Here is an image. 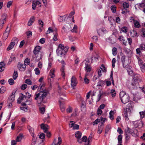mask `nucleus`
Listing matches in <instances>:
<instances>
[{"instance_id":"6","label":"nucleus","mask_w":145,"mask_h":145,"mask_svg":"<svg viewBox=\"0 0 145 145\" xmlns=\"http://www.w3.org/2000/svg\"><path fill=\"white\" fill-rule=\"evenodd\" d=\"M7 15L5 14H3L1 16L0 19V29H2L3 25L6 22V19L7 18Z\"/></svg>"},{"instance_id":"17","label":"nucleus","mask_w":145,"mask_h":145,"mask_svg":"<svg viewBox=\"0 0 145 145\" xmlns=\"http://www.w3.org/2000/svg\"><path fill=\"white\" fill-rule=\"evenodd\" d=\"M5 64L4 62H1L0 63V72L3 71L5 69Z\"/></svg>"},{"instance_id":"45","label":"nucleus","mask_w":145,"mask_h":145,"mask_svg":"<svg viewBox=\"0 0 145 145\" xmlns=\"http://www.w3.org/2000/svg\"><path fill=\"white\" fill-rule=\"evenodd\" d=\"M34 71L35 72V73L37 75H39L40 73V71L39 69L37 68L35 69Z\"/></svg>"},{"instance_id":"56","label":"nucleus","mask_w":145,"mask_h":145,"mask_svg":"<svg viewBox=\"0 0 145 145\" xmlns=\"http://www.w3.org/2000/svg\"><path fill=\"white\" fill-rule=\"evenodd\" d=\"M116 62V59L115 58H113L112 61V67L113 68L115 67V64Z\"/></svg>"},{"instance_id":"1","label":"nucleus","mask_w":145,"mask_h":145,"mask_svg":"<svg viewBox=\"0 0 145 145\" xmlns=\"http://www.w3.org/2000/svg\"><path fill=\"white\" fill-rule=\"evenodd\" d=\"M43 86V84H40L38 87V88H40L39 92L36 93L35 95L34 99L37 101L39 104L44 103L43 100L45 99L47 95V91L45 89H43L42 88Z\"/></svg>"},{"instance_id":"10","label":"nucleus","mask_w":145,"mask_h":145,"mask_svg":"<svg viewBox=\"0 0 145 145\" xmlns=\"http://www.w3.org/2000/svg\"><path fill=\"white\" fill-rule=\"evenodd\" d=\"M97 32L99 35H102L106 33L107 32V31L105 28H102L98 30Z\"/></svg>"},{"instance_id":"32","label":"nucleus","mask_w":145,"mask_h":145,"mask_svg":"<svg viewBox=\"0 0 145 145\" xmlns=\"http://www.w3.org/2000/svg\"><path fill=\"white\" fill-rule=\"evenodd\" d=\"M77 26L76 25H74V27L72 30H71L72 32L77 33Z\"/></svg>"},{"instance_id":"28","label":"nucleus","mask_w":145,"mask_h":145,"mask_svg":"<svg viewBox=\"0 0 145 145\" xmlns=\"http://www.w3.org/2000/svg\"><path fill=\"white\" fill-rule=\"evenodd\" d=\"M30 62V59L29 58H27L24 60V65L25 66L26 65H28L29 64Z\"/></svg>"},{"instance_id":"23","label":"nucleus","mask_w":145,"mask_h":145,"mask_svg":"<svg viewBox=\"0 0 145 145\" xmlns=\"http://www.w3.org/2000/svg\"><path fill=\"white\" fill-rule=\"evenodd\" d=\"M23 135L22 134H20L17 137L16 140L17 142H20L22 138Z\"/></svg>"},{"instance_id":"27","label":"nucleus","mask_w":145,"mask_h":145,"mask_svg":"<svg viewBox=\"0 0 145 145\" xmlns=\"http://www.w3.org/2000/svg\"><path fill=\"white\" fill-rule=\"evenodd\" d=\"M112 54L114 56H116L117 53V48L115 47L113 48L112 50Z\"/></svg>"},{"instance_id":"63","label":"nucleus","mask_w":145,"mask_h":145,"mask_svg":"<svg viewBox=\"0 0 145 145\" xmlns=\"http://www.w3.org/2000/svg\"><path fill=\"white\" fill-rule=\"evenodd\" d=\"M58 19L60 22H62L64 20L63 17L61 16H60L59 17Z\"/></svg>"},{"instance_id":"55","label":"nucleus","mask_w":145,"mask_h":145,"mask_svg":"<svg viewBox=\"0 0 145 145\" xmlns=\"http://www.w3.org/2000/svg\"><path fill=\"white\" fill-rule=\"evenodd\" d=\"M81 139L82 141V142H86L87 141V138L86 136H84Z\"/></svg>"},{"instance_id":"62","label":"nucleus","mask_w":145,"mask_h":145,"mask_svg":"<svg viewBox=\"0 0 145 145\" xmlns=\"http://www.w3.org/2000/svg\"><path fill=\"white\" fill-rule=\"evenodd\" d=\"M102 131V129L101 127L99 126L98 130V133L99 134H101Z\"/></svg>"},{"instance_id":"38","label":"nucleus","mask_w":145,"mask_h":145,"mask_svg":"<svg viewBox=\"0 0 145 145\" xmlns=\"http://www.w3.org/2000/svg\"><path fill=\"white\" fill-rule=\"evenodd\" d=\"M101 69L104 72H106V69L105 68V66L102 64L101 65V67H100Z\"/></svg>"},{"instance_id":"54","label":"nucleus","mask_w":145,"mask_h":145,"mask_svg":"<svg viewBox=\"0 0 145 145\" xmlns=\"http://www.w3.org/2000/svg\"><path fill=\"white\" fill-rule=\"evenodd\" d=\"M124 116L125 117V119L126 120H128L129 118H128V115L126 111H125L124 112Z\"/></svg>"},{"instance_id":"41","label":"nucleus","mask_w":145,"mask_h":145,"mask_svg":"<svg viewBox=\"0 0 145 145\" xmlns=\"http://www.w3.org/2000/svg\"><path fill=\"white\" fill-rule=\"evenodd\" d=\"M84 82L86 84H88L89 82V80L88 79L87 77H85L84 78Z\"/></svg>"},{"instance_id":"16","label":"nucleus","mask_w":145,"mask_h":145,"mask_svg":"<svg viewBox=\"0 0 145 145\" xmlns=\"http://www.w3.org/2000/svg\"><path fill=\"white\" fill-rule=\"evenodd\" d=\"M55 145H60L61 143V137H59L58 138V140L55 139L54 142Z\"/></svg>"},{"instance_id":"22","label":"nucleus","mask_w":145,"mask_h":145,"mask_svg":"<svg viewBox=\"0 0 145 145\" xmlns=\"http://www.w3.org/2000/svg\"><path fill=\"white\" fill-rule=\"evenodd\" d=\"M35 21V18L34 16L31 17L30 19L29 20V21L28 23V25L29 26H31L32 23L34 22Z\"/></svg>"},{"instance_id":"30","label":"nucleus","mask_w":145,"mask_h":145,"mask_svg":"<svg viewBox=\"0 0 145 145\" xmlns=\"http://www.w3.org/2000/svg\"><path fill=\"white\" fill-rule=\"evenodd\" d=\"M135 27L137 28H138L140 27V25L139 22L137 20H135L134 22Z\"/></svg>"},{"instance_id":"44","label":"nucleus","mask_w":145,"mask_h":145,"mask_svg":"<svg viewBox=\"0 0 145 145\" xmlns=\"http://www.w3.org/2000/svg\"><path fill=\"white\" fill-rule=\"evenodd\" d=\"M8 82L9 84L10 85H12L14 84V81L12 78H10L8 80Z\"/></svg>"},{"instance_id":"57","label":"nucleus","mask_w":145,"mask_h":145,"mask_svg":"<svg viewBox=\"0 0 145 145\" xmlns=\"http://www.w3.org/2000/svg\"><path fill=\"white\" fill-rule=\"evenodd\" d=\"M102 112L101 109L99 108L97 110V114L98 115H100L101 114Z\"/></svg>"},{"instance_id":"4","label":"nucleus","mask_w":145,"mask_h":145,"mask_svg":"<svg viewBox=\"0 0 145 145\" xmlns=\"http://www.w3.org/2000/svg\"><path fill=\"white\" fill-rule=\"evenodd\" d=\"M47 0H36L33 1L32 5V8L34 10H35L37 6H38V7H41V3L42 1L44 5H46L47 3Z\"/></svg>"},{"instance_id":"3","label":"nucleus","mask_w":145,"mask_h":145,"mask_svg":"<svg viewBox=\"0 0 145 145\" xmlns=\"http://www.w3.org/2000/svg\"><path fill=\"white\" fill-rule=\"evenodd\" d=\"M120 97L121 102L123 104H126L129 101V96L123 91L120 92Z\"/></svg>"},{"instance_id":"64","label":"nucleus","mask_w":145,"mask_h":145,"mask_svg":"<svg viewBox=\"0 0 145 145\" xmlns=\"http://www.w3.org/2000/svg\"><path fill=\"white\" fill-rule=\"evenodd\" d=\"M32 99L30 100H27L25 102L27 105H30L32 102Z\"/></svg>"},{"instance_id":"48","label":"nucleus","mask_w":145,"mask_h":145,"mask_svg":"<svg viewBox=\"0 0 145 145\" xmlns=\"http://www.w3.org/2000/svg\"><path fill=\"white\" fill-rule=\"evenodd\" d=\"M104 82L102 80H100L98 83L97 85L99 86H102L104 84Z\"/></svg>"},{"instance_id":"47","label":"nucleus","mask_w":145,"mask_h":145,"mask_svg":"<svg viewBox=\"0 0 145 145\" xmlns=\"http://www.w3.org/2000/svg\"><path fill=\"white\" fill-rule=\"evenodd\" d=\"M8 33H4L3 36V38L4 40H5L7 38L8 36Z\"/></svg>"},{"instance_id":"37","label":"nucleus","mask_w":145,"mask_h":145,"mask_svg":"<svg viewBox=\"0 0 145 145\" xmlns=\"http://www.w3.org/2000/svg\"><path fill=\"white\" fill-rule=\"evenodd\" d=\"M110 93L112 97H114L116 96V93L114 90L112 89L111 90Z\"/></svg>"},{"instance_id":"20","label":"nucleus","mask_w":145,"mask_h":145,"mask_svg":"<svg viewBox=\"0 0 145 145\" xmlns=\"http://www.w3.org/2000/svg\"><path fill=\"white\" fill-rule=\"evenodd\" d=\"M60 97L59 99V102L60 104H63L62 103V102L64 101L65 100V98H64L63 97H65V94L64 93L63 94H62V95L61 94L60 95Z\"/></svg>"},{"instance_id":"5","label":"nucleus","mask_w":145,"mask_h":145,"mask_svg":"<svg viewBox=\"0 0 145 145\" xmlns=\"http://www.w3.org/2000/svg\"><path fill=\"white\" fill-rule=\"evenodd\" d=\"M18 41V39L16 38H13L11 41L7 49V51H9L12 49L15 44H17Z\"/></svg>"},{"instance_id":"50","label":"nucleus","mask_w":145,"mask_h":145,"mask_svg":"<svg viewBox=\"0 0 145 145\" xmlns=\"http://www.w3.org/2000/svg\"><path fill=\"white\" fill-rule=\"evenodd\" d=\"M141 118H143L145 115V111L141 112H139Z\"/></svg>"},{"instance_id":"24","label":"nucleus","mask_w":145,"mask_h":145,"mask_svg":"<svg viewBox=\"0 0 145 145\" xmlns=\"http://www.w3.org/2000/svg\"><path fill=\"white\" fill-rule=\"evenodd\" d=\"M27 129L29 130L30 133L32 135L33 137H34V129L30 126H28Z\"/></svg>"},{"instance_id":"40","label":"nucleus","mask_w":145,"mask_h":145,"mask_svg":"<svg viewBox=\"0 0 145 145\" xmlns=\"http://www.w3.org/2000/svg\"><path fill=\"white\" fill-rule=\"evenodd\" d=\"M26 97L25 95H24L23 94H22L20 96L19 99L20 100V102H22L24 98H25Z\"/></svg>"},{"instance_id":"46","label":"nucleus","mask_w":145,"mask_h":145,"mask_svg":"<svg viewBox=\"0 0 145 145\" xmlns=\"http://www.w3.org/2000/svg\"><path fill=\"white\" fill-rule=\"evenodd\" d=\"M72 108L70 106H69L68 108L67 109V113L71 112L72 111Z\"/></svg>"},{"instance_id":"14","label":"nucleus","mask_w":145,"mask_h":145,"mask_svg":"<svg viewBox=\"0 0 145 145\" xmlns=\"http://www.w3.org/2000/svg\"><path fill=\"white\" fill-rule=\"evenodd\" d=\"M18 67L21 71H24L26 68V66L19 62L18 64Z\"/></svg>"},{"instance_id":"29","label":"nucleus","mask_w":145,"mask_h":145,"mask_svg":"<svg viewBox=\"0 0 145 145\" xmlns=\"http://www.w3.org/2000/svg\"><path fill=\"white\" fill-rule=\"evenodd\" d=\"M124 51L126 54H130L131 53V51L129 49L125 48L124 49Z\"/></svg>"},{"instance_id":"11","label":"nucleus","mask_w":145,"mask_h":145,"mask_svg":"<svg viewBox=\"0 0 145 145\" xmlns=\"http://www.w3.org/2000/svg\"><path fill=\"white\" fill-rule=\"evenodd\" d=\"M75 136L78 139L77 141L80 143H82L81 139L80 138L82 136V133L79 131H76L75 133Z\"/></svg>"},{"instance_id":"15","label":"nucleus","mask_w":145,"mask_h":145,"mask_svg":"<svg viewBox=\"0 0 145 145\" xmlns=\"http://www.w3.org/2000/svg\"><path fill=\"white\" fill-rule=\"evenodd\" d=\"M41 49V47L39 46H37L34 48L33 50V53L35 55L38 54Z\"/></svg>"},{"instance_id":"59","label":"nucleus","mask_w":145,"mask_h":145,"mask_svg":"<svg viewBox=\"0 0 145 145\" xmlns=\"http://www.w3.org/2000/svg\"><path fill=\"white\" fill-rule=\"evenodd\" d=\"M125 57L124 56H122L121 58V60L123 64V66H124V62L125 61Z\"/></svg>"},{"instance_id":"43","label":"nucleus","mask_w":145,"mask_h":145,"mask_svg":"<svg viewBox=\"0 0 145 145\" xmlns=\"http://www.w3.org/2000/svg\"><path fill=\"white\" fill-rule=\"evenodd\" d=\"M116 7L115 6H112L111 7V9L113 12L114 13L116 12Z\"/></svg>"},{"instance_id":"51","label":"nucleus","mask_w":145,"mask_h":145,"mask_svg":"<svg viewBox=\"0 0 145 145\" xmlns=\"http://www.w3.org/2000/svg\"><path fill=\"white\" fill-rule=\"evenodd\" d=\"M39 109L40 112L41 113L44 114V113L45 111V109L43 107H40L39 108Z\"/></svg>"},{"instance_id":"35","label":"nucleus","mask_w":145,"mask_h":145,"mask_svg":"<svg viewBox=\"0 0 145 145\" xmlns=\"http://www.w3.org/2000/svg\"><path fill=\"white\" fill-rule=\"evenodd\" d=\"M92 140V133H91L88 139V144H89L90 142H91Z\"/></svg>"},{"instance_id":"53","label":"nucleus","mask_w":145,"mask_h":145,"mask_svg":"<svg viewBox=\"0 0 145 145\" xmlns=\"http://www.w3.org/2000/svg\"><path fill=\"white\" fill-rule=\"evenodd\" d=\"M100 119H97L96 120L93 122V125L95 124H97L98 123L100 122Z\"/></svg>"},{"instance_id":"33","label":"nucleus","mask_w":145,"mask_h":145,"mask_svg":"<svg viewBox=\"0 0 145 145\" xmlns=\"http://www.w3.org/2000/svg\"><path fill=\"white\" fill-rule=\"evenodd\" d=\"M111 128V126L110 125H108L106 127L105 133H107L109 131Z\"/></svg>"},{"instance_id":"26","label":"nucleus","mask_w":145,"mask_h":145,"mask_svg":"<svg viewBox=\"0 0 145 145\" xmlns=\"http://www.w3.org/2000/svg\"><path fill=\"white\" fill-rule=\"evenodd\" d=\"M86 71L87 72H89L91 69V68L89 65L86 63V66L85 67Z\"/></svg>"},{"instance_id":"21","label":"nucleus","mask_w":145,"mask_h":145,"mask_svg":"<svg viewBox=\"0 0 145 145\" xmlns=\"http://www.w3.org/2000/svg\"><path fill=\"white\" fill-rule=\"evenodd\" d=\"M99 58V56L98 54L96 53H95L92 56L91 59L92 61L94 60L95 61H97Z\"/></svg>"},{"instance_id":"58","label":"nucleus","mask_w":145,"mask_h":145,"mask_svg":"<svg viewBox=\"0 0 145 145\" xmlns=\"http://www.w3.org/2000/svg\"><path fill=\"white\" fill-rule=\"evenodd\" d=\"M28 37H29L30 36H31L32 35V32L31 31H28L26 33Z\"/></svg>"},{"instance_id":"36","label":"nucleus","mask_w":145,"mask_h":145,"mask_svg":"<svg viewBox=\"0 0 145 145\" xmlns=\"http://www.w3.org/2000/svg\"><path fill=\"white\" fill-rule=\"evenodd\" d=\"M123 7L124 8H127L129 7V5L128 3L124 2L123 4Z\"/></svg>"},{"instance_id":"34","label":"nucleus","mask_w":145,"mask_h":145,"mask_svg":"<svg viewBox=\"0 0 145 145\" xmlns=\"http://www.w3.org/2000/svg\"><path fill=\"white\" fill-rule=\"evenodd\" d=\"M60 107L61 110L62 112H63L65 110V108L63 104H60Z\"/></svg>"},{"instance_id":"8","label":"nucleus","mask_w":145,"mask_h":145,"mask_svg":"<svg viewBox=\"0 0 145 145\" xmlns=\"http://www.w3.org/2000/svg\"><path fill=\"white\" fill-rule=\"evenodd\" d=\"M69 125L71 127H72L74 130H78L79 129V126L78 125L75 124V122L73 121L70 122Z\"/></svg>"},{"instance_id":"25","label":"nucleus","mask_w":145,"mask_h":145,"mask_svg":"<svg viewBox=\"0 0 145 145\" xmlns=\"http://www.w3.org/2000/svg\"><path fill=\"white\" fill-rule=\"evenodd\" d=\"M8 101H10V102L11 103L13 102L14 100V95L12 93V95L9 97L8 99Z\"/></svg>"},{"instance_id":"9","label":"nucleus","mask_w":145,"mask_h":145,"mask_svg":"<svg viewBox=\"0 0 145 145\" xmlns=\"http://www.w3.org/2000/svg\"><path fill=\"white\" fill-rule=\"evenodd\" d=\"M71 85L72 87H74L76 86L78 82L76 78L74 76H72L71 78Z\"/></svg>"},{"instance_id":"52","label":"nucleus","mask_w":145,"mask_h":145,"mask_svg":"<svg viewBox=\"0 0 145 145\" xmlns=\"http://www.w3.org/2000/svg\"><path fill=\"white\" fill-rule=\"evenodd\" d=\"M121 31L123 32L126 33L127 32V28L126 27H123L121 29Z\"/></svg>"},{"instance_id":"49","label":"nucleus","mask_w":145,"mask_h":145,"mask_svg":"<svg viewBox=\"0 0 145 145\" xmlns=\"http://www.w3.org/2000/svg\"><path fill=\"white\" fill-rule=\"evenodd\" d=\"M140 48L141 50H145V45L143 44H140Z\"/></svg>"},{"instance_id":"19","label":"nucleus","mask_w":145,"mask_h":145,"mask_svg":"<svg viewBox=\"0 0 145 145\" xmlns=\"http://www.w3.org/2000/svg\"><path fill=\"white\" fill-rule=\"evenodd\" d=\"M55 71V69H52L50 71L49 73V76L52 78H54L55 76L54 72Z\"/></svg>"},{"instance_id":"18","label":"nucleus","mask_w":145,"mask_h":145,"mask_svg":"<svg viewBox=\"0 0 145 145\" xmlns=\"http://www.w3.org/2000/svg\"><path fill=\"white\" fill-rule=\"evenodd\" d=\"M118 144L117 145H122V136L121 135H119L118 136Z\"/></svg>"},{"instance_id":"31","label":"nucleus","mask_w":145,"mask_h":145,"mask_svg":"<svg viewBox=\"0 0 145 145\" xmlns=\"http://www.w3.org/2000/svg\"><path fill=\"white\" fill-rule=\"evenodd\" d=\"M6 90V88L4 86H2L0 89V93H4Z\"/></svg>"},{"instance_id":"7","label":"nucleus","mask_w":145,"mask_h":145,"mask_svg":"<svg viewBox=\"0 0 145 145\" xmlns=\"http://www.w3.org/2000/svg\"><path fill=\"white\" fill-rule=\"evenodd\" d=\"M133 78L134 79V80L133 81L131 84V88L133 89H136L139 88V84L135 80L137 79L136 78H135V77H134Z\"/></svg>"},{"instance_id":"39","label":"nucleus","mask_w":145,"mask_h":145,"mask_svg":"<svg viewBox=\"0 0 145 145\" xmlns=\"http://www.w3.org/2000/svg\"><path fill=\"white\" fill-rule=\"evenodd\" d=\"M25 82L29 85L32 84V82L29 79H27L25 80Z\"/></svg>"},{"instance_id":"60","label":"nucleus","mask_w":145,"mask_h":145,"mask_svg":"<svg viewBox=\"0 0 145 145\" xmlns=\"http://www.w3.org/2000/svg\"><path fill=\"white\" fill-rule=\"evenodd\" d=\"M27 87V85L25 84H23L21 86V89H25Z\"/></svg>"},{"instance_id":"13","label":"nucleus","mask_w":145,"mask_h":145,"mask_svg":"<svg viewBox=\"0 0 145 145\" xmlns=\"http://www.w3.org/2000/svg\"><path fill=\"white\" fill-rule=\"evenodd\" d=\"M130 35L131 37H138V36L137 32L134 30L131 31Z\"/></svg>"},{"instance_id":"12","label":"nucleus","mask_w":145,"mask_h":145,"mask_svg":"<svg viewBox=\"0 0 145 145\" xmlns=\"http://www.w3.org/2000/svg\"><path fill=\"white\" fill-rule=\"evenodd\" d=\"M41 129L43 130L44 133H46L48 130L49 129V127L47 124H44L43 123L40 125Z\"/></svg>"},{"instance_id":"61","label":"nucleus","mask_w":145,"mask_h":145,"mask_svg":"<svg viewBox=\"0 0 145 145\" xmlns=\"http://www.w3.org/2000/svg\"><path fill=\"white\" fill-rule=\"evenodd\" d=\"M45 134L43 133H42L40 134L39 137L40 138L43 139L45 138Z\"/></svg>"},{"instance_id":"42","label":"nucleus","mask_w":145,"mask_h":145,"mask_svg":"<svg viewBox=\"0 0 145 145\" xmlns=\"http://www.w3.org/2000/svg\"><path fill=\"white\" fill-rule=\"evenodd\" d=\"M18 77V73L17 71H14L13 76V78L14 80L16 79Z\"/></svg>"},{"instance_id":"2","label":"nucleus","mask_w":145,"mask_h":145,"mask_svg":"<svg viewBox=\"0 0 145 145\" xmlns=\"http://www.w3.org/2000/svg\"><path fill=\"white\" fill-rule=\"evenodd\" d=\"M68 51V49L62 44H60L56 50L57 54L58 56L65 55Z\"/></svg>"}]
</instances>
